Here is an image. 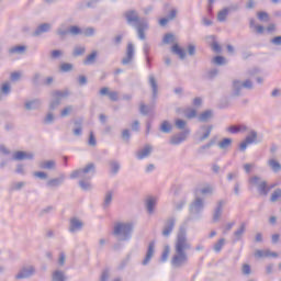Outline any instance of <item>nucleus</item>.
<instances>
[{
    "label": "nucleus",
    "mask_w": 281,
    "mask_h": 281,
    "mask_svg": "<svg viewBox=\"0 0 281 281\" xmlns=\"http://www.w3.org/2000/svg\"><path fill=\"white\" fill-rule=\"evenodd\" d=\"M53 281H66L67 277H65V272L61 270H55L52 276Z\"/></svg>",
    "instance_id": "nucleus-35"
},
{
    "label": "nucleus",
    "mask_w": 281,
    "mask_h": 281,
    "mask_svg": "<svg viewBox=\"0 0 281 281\" xmlns=\"http://www.w3.org/2000/svg\"><path fill=\"white\" fill-rule=\"evenodd\" d=\"M88 146H91L92 148H95V146H98V140L95 139V135L93 134V132H90Z\"/></svg>",
    "instance_id": "nucleus-56"
},
{
    "label": "nucleus",
    "mask_w": 281,
    "mask_h": 281,
    "mask_svg": "<svg viewBox=\"0 0 281 281\" xmlns=\"http://www.w3.org/2000/svg\"><path fill=\"white\" fill-rule=\"evenodd\" d=\"M243 89H249V90L254 89V82L250 79H247L245 81H240V80L233 81L234 98H239L240 91H243Z\"/></svg>",
    "instance_id": "nucleus-7"
},
{
    "label": "nucleus",
    "mask_w": 281,
    "mask_h": 281,
    "mask_svg": "<svg viewBox=\"0 0 281 281\" xmlns=\"http://www.w3.org/2000/svg\"><path fill=\"white\" fill-rule=\"evenodd\" d=\"M243 276H251V266L249 263H244L241 267Z\"/></svg>",
    "instance_id": "nucleus-57"
},
{
    "label": "nucleus",
    "mask_w": 281,
    "mask_h": 281,
    "mask_svg": "<svg viewBox=\"0 0 281 281\" xmlns=\"http://www.w3.org/2000/svg\"><path fill=\"white\" fill-rule=\"evenodd\" d=\"M81 34L88 38L91 36H95V29L92 26L86 27V29L81 30Z\"/></svg>",
    "instance_id": "nucleus-49"
},
{
    "label": "nucleus",
    "mask_w": 281,
    "mask_h": 281,
    "mask_svg": "<svg viewBox=\"0 0 281 281\" xmlns=\"http://www.w3.org/2000/svg\"><path fill=\"white\" fill-rule=\"evenodd\" d=\"M151 154H153V146L147 144L144 146L143 149L136 153V158L138 160L146 159V157H150Z\"/></svg>",
    "instance_id": "nucleus-20"
},
{
    "label": "nucleus",
    "mask_w": 281,
    "mask_h": 281,
    "mask_svg": "<svg viewBox=\"0 0 281 281\" xmlns=\"http://www.w3.org/2000/svg\"><path fill=\"white\" fill-rule=\"evenodd\" d=\"M40 168L42 170H55L56 169V161L54 160H46L40 164Z\"/></svg>",
    "instance_id": "nucleus-32"
},
{
    "label": "nucleus",
    "mask_w": 281,
    "mask_h": 281,
    "mask_svg": "<svg viewBox=\"0 0 281 281\" xmlns=\"http://www.w3.org/2000/svg\"><path fill=\"white\" fill-rule=\"evenodd\" d=\"M25 52H27V46L25 45H16L9 48L10 56H14V54L22 56L23 54H25Z\"/></svg>",
    "instance_id": "nucleus-25"
},
{
    "label": "nucleus",
    "mask_w": 281,
    "mask_h": 281,
    "mask_svg": "<svg viewBox=\"0 0 281 281\" xmlns=\"http://www.w3.org/2000/svg\"><path fill=\"white\" fill-rule=\"evenodd\" d=\"M54 113L48 112L47 115L44 119V124H54Z\"/></svg>",
    "instance_id": "nucleus-59"
},
{
    "label": "nucleus",
    "mask_w": 281,
    "mask_h": 281,
    "mask_svg": "<svg viewBox=\"0 0 281 281\" xmlns=\"http://www.w3.org/2000/svg\"><path fill=\"white\" fill-rule=\"evenodd\" d=\"M71 93L69 92V89H65L63 91L60 90H55L52 92V98L53 100L49 103V111H56L57 106H60V102L63 100L69 98Z\"/></svg>",
    "instance_id": "nucleus-6"
},
{
    "label": "nucleus",
    "mask_w": 281,
    "mask_h": 281,
    "mask_svg": "<svg viewBox=\"0 0 281 281\" xmlns=\"http://www.w3.org/2000/svg\"><path fill=\"white\" fill-rule=\"evenodd\" d=\"M216 145V137H213L210 139L209 143H206L205 145H202L200 148H198V154L199 155H204L205 150H209V148H212V146Z\"/></svg>",
    "instance_id": "nucleus-28"
},
{
    "label": "nucleus",
    "mask_w": 281,
    "mask_h": 281,
    "mask_svg": "<svg viewBox=\"0 0 281 281\" xmlns=\"http://www.w3.org/2000/svg\"><path fill=\"white\" fill-rule=\"evenodd\" d=\"M160 133H172V124H170V122L168 121H162V123L160 124L159 127Z\"/></svg>",
    "instance_id": "nucleus-37"
},
{
    "label": "nucleus",
    "mask_w": 281,
    "mask_h": 281,
    "mask_svg": "<svg viewBox=\"0 0 281 281\" xmlns=\"http://www.w3.org/2000/svg\"><path fill=\"white\" fill-rule=\"evenodd\" d=\"M278 199H281V189H276L270 196L271 203H276Z\"/></svg>",
    "instance_id": "nucleus-54"
},
{
    "label": "nucleus",
    "mask_w": 281,
    "mask_h": 281,
    "mask_svg": "<svg viewBox=\"0 0 281 281\" xmlns=\"http://www.w3.org/2000/svg\"><path fill=\"white\" fill-rule=\"evenodd\" d=\"M25 188V182H15L11 184V190L16 191Z\"/></svg>",
    "instance_id": "nucleus-61"
},
{
    "label": "nucleus",
    "mask_w": 281,
    "mask_h": 281,
    "mask_svg": "<svg viewBox=\"0 0 281 281\" xmlns=\"http://www.w3.org/2000/svg\"><path fill=\"white\" fill-rule=\"evenodd\" d=\"M153 256H155V241H150L147 248L146 256L144 260L142 261L143 267H146L150 263V260H153Z\"/></svg>",
    "instance_id": "nucleus-18"
},
{
    "label": "nucleus",
    "mask_w": 281,
    "mask_h": 281,
    "mask_svg": "<svg viewBox=\"0 0 281 281\" xmlns=\"http://www.w3.org/2000/svg\"><path fill=\"white\" fill-rule=\"evenodd\" d=\"M148 83L151 89V100L155 102V100H157V95H159V85L157 83L155 75H149Z\"/></svg>",
    "instance_id": "nucleus-14"
},
{
    "label": "nucleus",
    "mask_w": 281,
    "mask_h": 281,
    "mask_svg": "<svg viewBox=\"0 0 281 281\" xmlns=\"http://www.w3.org/2000/svg\"><path fill=\"white\" fill-rule=\"evenodd\" d=\"M175 223H176L175 217H169L165 222V226L161 233L165 238H170V234H172V231L175 229Z\"/></svg>",
    "instance_id": "nucleus-15"
},
{
    "label": "nucleus",
    "mask_w": 281,
    "mask_h": 281,
    "mask_svg": "<svg viewBox=\"0 0 281 281\" xmlns=\"http://www.w3.org/2000/svg\"><path fill=\"white\" fill-rule=\"evenodd\" d=\"M69 34H71V36H79L80 34H82V29H80L79 26L72 25L68 29Z\"/></svg>",
    "instance_id": "nucleus-50"
},
{
    "label": "nucleus",
    "mask_w": 281,
    "mask_h": 281,
    "mask_svg": "<svg viewBox=\"0 0 281 281\" xmlns=\"http://www.w3.org/2000/svg\"><path fill=\"white\" fill-rule=\"evenodd\" d=\"M153 111V106L146 105L145 103H140L139 113L140 115H148Z\"/></svg>",
    "instance_id": "nucleus-47"
},
{
    "label": "nucleus",
    "mask_w": 281,
    "mask_h": 281,
    "mask_svg": "<svg viewBox=\"0 0 281 281\" xmlns=\"http://www.w3.org/2000/svg\"><path fill=\"white\" fill-rule=\"evenodd\" d=\"M206 41L210 44L213 52H215L216 54H221L223 48L218 45V42H216V36L215 35L207 36Z\"/></svg>",
    "instance_id": "nucleus-22"
},
{
    "label": "nucleus",
    "mask_w": 281,
    "mask_h": 281,
    "mask_svg": "<svg viewBox=\"0 0 281 281\" xmlns=\"http://www.w3.org/2000/svg\"><path fill=\"white\" fill-rule=\"evenodd\" d=\"M190 249H192V244L188 240V232L186 226H181L175 243V254L171 258V267L173 269H181V267L188 265V251Z\"/></svg>",
    "instance_id": "nucleus-1"
},
{
    "label": "nucleus",
    "mask_w": 281,
    "mask_h": 281,
    "mask_svg": "<svg viewBox=\"0 0 281 281\" xmlns=\"http://www.w3.org/2000/svg\"><path fill=\"white\" fill-rule=\"evenodd\" d=\"M228 14L229 12L227 11L226 8H224L217 13V21H220V23H225V21H227Z\"/></svg>",
    "instance_id": "nucleus-41"
},
{
    "label": "nucleus",
    "mask_w": 281,
    "mask_h": 281,
    "mask_svg": "<svg viewBox=\"0 0 281 281\" xmlns=\"http://www.w3.org/2000/svg\"><path fill=\"white\" fill-rule=\"evenodd\" d=\"M234 140L232 139V138H223L222 139V142H220L218 144H217V146H218V148L221 149V150H227V148H229V146H232V143H233Z\"/></svg>",
    "instance_id": "nucleus-38"
},
{
    "label": "nucleus",
    "mask_w": 281,
    "mask_h": 281,
    "mask_svg": "<svg viewBox=\"0 0 281 281\" xmlns=\"http://www.w3.org/2000/svg\"><path fill=\"white\" fill-rule=\"evenodd\" d=\"M109 166L111 168V173L112 175H117V172H120V162L117 160H110L109 161Z\"/></svg>",
    "instance_id": "nucleus-40"
},
{
    "label": "nucleus",
    "mask_w": 281,
    "mask_h": 281,
    "mask_svg": "<svg viewBox=\"0 0 281 281\" xmlns=\"http://www.w3.org/2000/svg\"><path fill=\"white\" fill-rule=\"evenodd\" d=\"M134 229L135 227L133 226V223L117 222L114 224L112 234L116 237L119 243H126L133 238Z\"/></svg>",
    "instance_id": "nucleus-4"
},
{
    "label": "nucleus",
    "mask_w": 281,
    "mask_h": 281,
    "mask_svg": "<svg viewBox=\"0 0 281 281\" xmlns=\"http://www.w3.org/2000/svg\"><path fill=\"white\" fill-rule=\"evenodd\" d=\"M270 44L274 45V47H281V35H278L271 38Z\"/></svg>",
    "instance_id": "nucleus-58"
},
{
    "label": "nucleus",
    "mask_w": 281,
    "mask_h": 281,
    "mask_svg": "<svg viewBox=\"0 0 281 281\" xmlns=\"http://www.w3.org/2000/svg\"><path fill=\"white\" fill-rule=\"evenodd\" d=\"M212 63L214 65H217L218 67H223V65H226L227 61H226L225 57L217 55L213 58Z\"/></svg>",
    "instance_id": "nucleus-48"
},
{
    "label": "nucleus",
    "mask_w": 281,
    "mask_h": 281,
    "mask_svg": "<svg viewBox=\"0 0 281 281\" xmlns=\"http://www.w3.org/2000/svg\"><path fill=\"white\" fill-rule=\"evenodd\" d=\"M12 159L13 161H25V160L31 161L32 159H34V153L18 150L13 153Z\"/></svg>",
    "instance_id": "nucleus-13"
},
{
    "label": "nucleus",
    "mask_w": 281,
    "mask_h": 281,
    "mask_svg": "<svg viewBox=\"0 0 281 281\" xmlns=\"http://www.w3.org/2000/svg\"><path fill=\"white\" fill-rule=\"evenodd\" d=\"M223 247H225V238H221V239L213 246V250L215 251V254H221V251L223 250Z\"/></svg>",
    "instance_id": "nucleus-46"
},
{
    "label": "nucleus",
    "mask_w": 281,
    "mask_h": 281,
    "mask_svg": "<svg viewBox=\"0 0 281 281\" xmlns=\"http://www.w3.org/2000/svg\"><path fill=\"white\" fill-rule=\"evenodd\" d=\"M257 19L262 23H269L270 21L269 13H267V11L257 12Z\"/></svg>",
    "instance_id": "nucleus-42"
},
{
    "label": "nucleus",
    "mask_w": 281,
    "mask_h": 281,
    "mask_svg": "<svg viewBox=\"0 0 281 281\" xmlns=\"http://www.w3.org/2000/svg\"><path fill=\"white\" fill-rule=\"evenodd\" d=\"M56 34H57V36H59V38H65V36H67V34H69V30L63 29V25H60V26L56 30Z\"/></svg>",
    "instance_id": "nucleus-55"
},
{
    "label": "nucleus",
    "mask_w": 281,
    "mask_h": 281,
    "mask_svg": "<svg viewBox=\"0 0 281 281\" xmlns=\"http://www.w3.org/2000/svg\"><path fill=\"white\" fill-rule=\"evenodd\" d=\"M162 43L165 45H170V43H175V34H172V33L165 34V36L162 38Z\"/></svg>",
    "instance_id": "nucleus-52"
},
{
    "label": "nucleus",
    "mask_w": 281,
    "mask_h": 281,
    "mask_svg": "<svg viewBox=\"0 0 281 281\" xmlns=\"http://www.w3.org/2000/svg\"><path fill=\"white\" fill-rule=\"evenodd\" d=\"M71 111H74V106L71 105L66 106L64 110H61L60 117H67V115H69Z\"/></svg>",
    "instance_id": "nucleus-60"
},
{
    "label": "nucleus",
    "mask_w": 281,
    "mask_h": 281,
    "mask_svg": "<svg viewBox=\"0 0 281 281\" xmlns=\"http://www.w3.org/2000/svg\"><path fill=\"white\" fill-rule=\"evenodd\" d=\"M172 54H176V56H179L180 60H186V49L181 48L179 44H175L171 47Z\"/></svg>",
    "instance_id": "nucleus-26"
},
{
    "label": "nucleus",
    "mask_w": 281,
    "mask_h": 281,
    "mask_svg": "<svg viewBox=\"0 0 281 281\" xmlns=\"http://www.w3.org/2000/svg\"><path fill=\"white\" fill-rule=\"evenodd\" d=\"M42 104L43 102L41 99H34L25 102L24 109H26V111H36L37 109H41Z\"/></svg>",
    "instance_id": "nucleus-21"
},
{
    "label": "nucleus",
    "mask_w": 281,
    "mask_h": 281,
    "mask_svg": "<svg viewBox=\"0 0 281 281\" xmlns=\"http://www.w3.org/2000/svg\"><path fill=\"white\" fill-rule=\"evenodd\" d=\"M95 58H98V50H93L92 54L88 55L83 59V65H93L95 63Z\"/></svg>",
    "instance_id": "nucleus-36"
},
{
    "label": "nucleus",
    "mask_w": 281,
    "mask_h": 281,
    "mask_svg": "<svg viewBox=\"0 0 281 281\" xmlns=\"http://www.w3.org/2000/svg\"><path fill=\"white\" fill-rule=\"evenodd\" d=\"M111 203H113V191H108L103 199V210H108V207H111Z\"/></svg>",
    "instance_id": "nucleus-30"
},
{
    "label": "nucleus",
    "mask_w": 281,
    "mask_h": 281,
    "mask_svg": "<svg viewBox=\"0 0 281 281\" xmlns=\"http://www.w3.org/2000/svg\"><path fill=\"white\" fill-rule=\"evenodd\" d=\"M60 56H63V50L60 49H54L50 53V58H53L54 60H56V58H60Z\"/></svg>",
    "instance_id": "nucleus-63"
},
{
    "label": "nucleus",
    "mask_w": 281,
    "mask_h": 281,
    "mask_svg": "<svg viewBox=\"0 0 281 281\" xmlns=\"http://www.w3.org/2000/svg\"><path fill=\"white\" fill-rule=\"evenodd\" d=\"M223 205H225V200H220L213 212V223H216L221 218L223 214Z\"/></svg>",
    "instance_id": "nucleus-23"
},
{
    "label": "nucleus",
    "mask_w": 281,
    "mask_h": 281,
    "mask_svg": "<svg viewBox=\"0 0 281 281\" xmlns=\"http://www.w3.org/2000/svg\"><path fill=\"white\" fill-rule=\"evenodd\" d=\"M189 136H190V130H184L171 136L169 144H171V146H179V144H183V142H186V139H188Z\"/></svg>",
    "instance_id": "nucleus-10"
},
{
    "label": "nucleus",
    "mask_w": 281,
    "mask_h": 281,
    "mask_svg": "<svg viewBox=\"0 0 281 281\" xmlns=\"http://www.w3.org/2000/svg\"><path fill=\"white\" fill-rule=\"evenodd\" d=\"M83 225L82 221L78 217H72L69 222L68 232H70V234H76V232H80V229H82Z\"/></svg>",
    "instance_id": "nucleus-17"
},
{
    "label": "nucleus",
    "mask_w": 281,
    "mask_h": 281,
    "mask_svg": "<svg viewBox=\"0 0 281 281\" xmlns=\"http://www.w3.org/2000/svg\"><path fill=\"white\" fill-rule=\"evenodd\" d=\"M228 133H232L233 135H236V133H240V126L238 125H231L227 128Z\"/></svg>",
    "instance_id": "nucleus-64"
},
{
    "label": "nucleus",
    "mask_w": 281,
    "mask_h": 281,
    "mask_svg": "<svg viewBox=\"0 0 281 281\" xmlns=\"http://www.w3.org/2000/svg\"><path fill=\"white\" fill-rule=\"evenodd\" d=\"M41 78H42L41 72H35L33 75V77L31 79L33 87H38L41 85Z\"/></svg>",
    "instance_id": "nucleus-53"
},
{
    "label": "nucleus",
    "mask_w": 281,
    "mask_h": 281,
    "mask_svg": "<svg viewBox=\"0 0 281 281\" xmlns=\"http://www.w3.org/2000/svg\"><path fill=\"white\" fill-rule=\"evenodd\" d=\"M212 117H214V112L212 110H205L198 116V120L199 122H209Z\"/></svg>",
    "instance_id": "nucleus-27"
},
{
    "label": "nucleus",
    "mask_w": 281,
    "mask_h": 281,
    "mask_svg": "<svg viewBox=\"0 0 281 281\" xmlns=\"http://www.w3.org/2000/svg\"><path fill=\"white\" fill-rule=\"evenodd\" d=\"M205 209V202L201 198H195L194 201L189 206V216L184 221L186 224L190 221H199L201 218V213Z\"/></svg>",
    "instance_id": "nucleus-5"
},
{
    "label": "nucleus",
    "mask_w": 281,
    "mask_h": 281,
    "mask_svg": "<svg viewBox=\"0 0 281 281\" xmlns=\"http://www.w3.org/2000/svg\"><path fill=\"white\" fill-rule=\"evenodd\" d=\"M169 256H170V246L167 245L164 247V250L160 257L161 262L168 261Z\"/></svg>",
    "instance_id": "nucleus-51"
},
{
    "label": "nucleus",
    "mask_w": 281,
    "mask_h": 281,
    "mask_svg": "<svg viewBox=\"0 0 281 281\" xmlns=\"http://www.w3.org/2000/svg\"><path fill=\"white\" fill-rule=\"evenodd\" d=\"M34 273H36V268L34 266H24L15 274V280H27V278H32Z\"/></svg>",
    "instance_id": "nucleus-9"
},
{
    "label": "nucleus",
    "mask_w": 281,
    "mask_h": 281,
    "mask_svg": "<svg viewBox=\"0 0 281 281\" xmlns=\"http://www.w3.org/2000/svg\"><path fill=\"white\" fill-rule=\"evenodd\" d=\"M179 13V11L177 9H172L168 15L166 16L169 21H175V19H177V14Z\"/></svg>",
    "instance_id": "nucleus-62"
},
{
    "label": "nucleus",
    "mask_w": 281,
    "mask_h": 281,
    "mask_svg": "<svg viewBox=\"0 0 281 281\" xmlns=\"http://www.w3.org/2000/svg\"><path fill=\"white\" fill-rule=\"evenodd\" d=\"M155 205H157L155 199L149 198L146 203L148 214H153V212H155Z\"/></svg>",
    "instance_id": "nucleus-43"
},
{
    "label": "nucleus",
    "mask_w": 281,
    "mask_h": 281,
    "mask_svg": "<svg viewBox=\"0 0 281 281\" xmlns=\"http://www.w3.org/2000/svg\"><path fill=\"white\" fill-rule=\"evenodd\" d=\"M11 92H12V87H10V82H5L1 86L0 93L2 95H10Z\"/></svg>",
    "instance_id": "nucleus-45"
},
{
    "label": "nucleus",
    "mask_w": 281,
    "mask_h": 281,
    "mask_svg": "<svg viewBox=\"0 0 281 281\" xmlns=\"http://www.w3.org/2000/svg\"><path fill=\"white\" fill-rule=\"evenodd\" d=\"M123 16L130 27H135L139 41H146V32H148L150 27L148 20L146 18H140L139 12L134 9L125 11Z\"/></svg>",
    "instance_id": "nucleus-2"
},
{
    "label": "nucleus",
    "mask_w": 281,
    "mask_h": 281,
    "mask_svg": "<svg viewBox=\"0 0 281 281\" xmlns=\"http://www.w3.org/2000/svg\"><path fill=\"white\" fill-rule=\"evenodd\" d=\"M133 58H135V45H133V43H128L125 57L122 59V65H131V63H133Z\"/></svg>",
    "instance_id": "nucleus-12"
},
{
    "label": "nucleus",
    "mask_w": 281,
    "mask_h": 281,
    "mask_svg": "<svg viewBox=\"0 0 281 281\" xmlns=\"http://www.w3.org/2000/svg\"><path fill=\"white\" fill-rule=\"evenodd\" d=\"M247 232V224L243 222L239 227L234 232V243H238L243 238V235Z\"/></svg>",
    "instance_id": "nucleus-24"
},
{
    "label": "nucleus",
    "mask_w": 281,
    "mask_h": 281,
    "mask_svg": "<svg viewBox=\"0 0 281 281\" xmlns=\"http://www.w3.org/2000/svg\"><path fill=\"white\" fill-rule=\"evenodd\" d=\"M212 131H214V125H201L200 131L196 132V135L200 136L199 142H205V139H210Z\"/></svg>",
    "instance_id": "nucleus-11"
},
{
    "label": "nucleus",
    "mask_w": 281,
    "mask_h": 281,
    "mask_svg": "<svg viewBox=\"0 0 281 281\" xmlns=\"http://www.w3.org/2000/svg\"><path fill=\"white\" fill-rule=\"evenodd\" d=\"M95 175V164L90 162L83 169H77L70 173V179H81L79 187L86 192L91 190V179Z\"/></svg>",
    "instance_id": "nucleus-3"
},
{
    "label": "nucleus",
    "mask_w": 281,
    "mask_h": 281,
    "mask_svg": "<svg viewBox=\"0 0 281 281\" xmlns=\"http://www.w3.org/2000/svg\"><path fill=\"white\" fill-rule=\"evenodd\" d=\"M131 262V254H128L125 258H123L120 263L117 265V271H124L128 263Z\"/></svg>",
    "instance_id": "nucleus-34"
},
{
    "label": "nucleus",
    "mask_w": 281,
    "mask_h": 281,
    "mask_svg": "<svg viewBox=\"0 0 281 281\" xmlns=\"http://www.w3.org/2000/svg\"><path fill=\"white\" fill-rule=\"evenodd\" d=\"M87 48L85 46H75L72 50V57L78 58V56H85Z\"/></svg>",
    "instance_id": "nucleus-39"
},
{
    "label": "nucleus",
    "mask_w": 281,
    "mask_h": 281,
    "mask_svg": "<svg viewBox=\"0 0 281 281\" xmlns=\"http://www.w3.org/2000/svg\"><path fill=\"white\" fill-rule=\"evenodd\" d=\"M175 127L178 130V131H190V127H188V121L186 120H182V119H177L175 121Z\"/></svg>",
    "instance_id": "nucleus-31"
},
{
    "label": "nucleus",
    "mask_w": 281,
    "mask_h": 281,
    "mask_svg": "<svg viewBox=\"0 0 281 281\" xmlns=\"http://www.w3.org/2000/svg\"><path fill=\"white\" fill-rule=\"evenodd\" d=\"M65 179H67V176L65 173H61L58 178H53L46 182L47 188H59V186H63L65 183Z\"/></svg>",
    "instance_id": "nucleus-19"
},
{
    "label": "nucleus",
    "mask_w": 281,
    "mask_h": 281,
    "mask_svg": "<svg viewBox=\"0 0 281 281\" xmlns=\"http://www.w3.org/2000/svg\"><path fill=\"white\" fill-rule=\"evenodd\" d=\"M50 31H52V24L42 23L35 29V31L31 34V36H34L36 38L38 36H43V34H47V32H50Z\"/></svg>",
    "instance_id": "nucleus-16"
},
{
    "label": "nucleus",
    "mask_w": 281,
    "mask_h": 281,
    "mask_svg": "<svg viewBox=\"0 0 281 281\" xmlns=\"http://www.w3.org/2000/svg\"><path fill=\"white\" fill-rule=\"evenodd\" d=\"M59 70L63 71V74H69V71H74V64L64 63L59 66Z\"/></svg>",
    "instance_id": "nucleus-44"
},
{
    "label": "nucleus",
    "mask_w": 281,
    "mask_h": 281,
    "mask_svg": "<svg viewBox=\"0 0 281 281\" xmlns=\"http://www.w3.org/2000/svg\"><path fill=\"white\" fill-rule=\"evenodd\" d=\"M249 182L252 183V186H257L258 193L261 196H267L269 194L267 181L260 182V177H258V176L251 177L249 179Z\"/></svg>",
    "instance_id": "nucleus-8"
},
{
    "label": "nucleus",
    "mask_w": 281,
    "mask_h": 281,
    "mask_svg": "<svg viewBox=\"0 0 281 281\" xmlns=\"http://www.w3.org/2000/svg\"><path fill=\"white\" fill-rule=\"evenodd\" d=\"M245 139L247 144H258V132L251 130Z\"/></svg>",
    "instance_id": "nucleus-33"
},
{
    "label": "nucleus",
    "mask_w": 281,
    "mask_h": 281,
    "mask_svg": "<svg viewBox=\"0 0 281 281\" xmlns=\"http://www.w3.org/2000/svg\"><path fill=\"white\" fill-rule=\"evenodd\" d=\"M268 166H269L270 170H272V172H274V173L281 172L280 161L271 158L268 160Z\"/></svg>",
    "instance_id": "nucleus-29"
}]
</instances>
